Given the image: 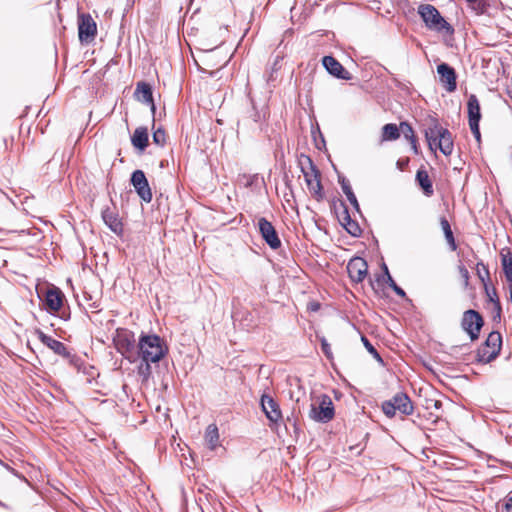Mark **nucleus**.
I'll use <instances>...</instances> for the list:
<instances>
[{
	"label": "nucleus",
	"instance_id": "obj_7",
	"mask_svg": "<svg viewBox=\"0 0 512 512\" xmlns=\"http://www.w3.org/2000/svg\"><path fill=\"white\" fill-rule=\"evenodd\" d=\"M335 416V409L332 399L327 394H321L311 404L309 417L320 423L330 422Z\"/></svg>",
	"mask_w": 512,
	"mask_h": 512
},
{
	"label": "nucleus",
	"instance_id": "obj_42",
	"mask_svg": "<svg viewBox=\"0 0 512 512\" xmlns=\"http://www.w3.org/2000/svg\"><path fill=\"white\" fill-rule=\"evenodd\" d=\"M409 158H401L397 161L396 165H397V168L401 171H403L409 164Z\"/></svg>",
	"mask_w": 512,
	"mask_h": 512
},
{
	"label": "nucleus",
	"instance_id": "obj_55",
	"mask_svg": "<svg viewBox=\"0 0 512 512\" xmlns=\"http://www.w3.org/2000/svg\"><path fill=\"white\" fill-rule=\"evenodd\" d=\"M44 224L48 225V224H52V223L50 221H45Z\"/></svg>",
	"mask_w": 512,
	"mask_h": 512
},
{
	"label": "nucleus",
	"instance_id": "obj_25",
	"mask_svg": "<svg viewBox=\"0 0 512 512\" xmlns=\"http://www.w3.org/2000/svg\"><path fill=\"white\" fill-rule=\"evenodd\" d=\"M339 183L348 201L356 209L357 212H360L359 203L357 201L355 194L352 191L349 181L345 177L339 176Z\"/></svg>",
	"mask_w": 512,
	"mask_h": 512
},
{
	"label": "nucleus",
	"instance_id": "obj_46",
	"mask_svg": "<svg viewBox=\"0 0 512 512\" xmlns=\"http://www.w3.org/2000/svg\"><path fill=\"white\" fill-rule=\"evenodd\" d=\"M410 143H411V148H412L413 152H414L415 154H418V152H419V151H418V145H417V140H416V138H415V139L410 140Z\"/></svg>",
	"mask_w": 512,
	"mask_h": 512
},
{
	"label": "nucleus",
	"instance_id": "obj_5",
	"mask_svg": "<svg viewBox=\"0 0 512 512\" xmlns=\"http://www.w3.org/2000/svg\"><path fill=\"white\" fill-rule=\"evenodd\" d=\"M116 350L130 362L137 360V345L135 344L134 333L128 329L119 328L113 337Z\"/></svg>",
	"mask_w": 512,
	"mask_h": 512
},
{
	"label": "nucleus",
	"instance_id": "obj_17",
	"mask_svg": "<svg viewBox=\"0 0 512 512\" xmlns=\"http://www.w3.org/2000/svg\"><path fill=\"white\" fill-rule=\"evenodd\" d=\"M36 334L38 336V339L44 345L50 348L55 354L60 355L62 357H69V352L62 342L52 338L51 336L46 335L41 330H36Z\"/></svg>",
	"mask_w": 512,
	"mask_h": 512
},
{
	"label": "nucleus",
	"instance_id": "obj_32",
	"mask_svg": "<svg viewBox=\"0 0 512 512\" xmlns=\"http://www.w3.org/2000/svg\"><path fill=\"white\" fill-rule=\"evenodd\" d=\"M153 142L156 144V145H159V146H163L166 142V134H165V131L161 128H158L156 131H154L153 133Z\"/></svg>",
	"mask_w": 512,
	"mask_h": 512
},
{
	"label": "nucleus",
	"instance_id": "obj_45",
	"mask_svg": "<svg viewBox=\"0 0 512 512\" xmlns=\"http://www.w3.org/2000/svg\"><path fill=\"white\" fill-rule=\"evenodd\" d=\"M109 228L116 233L117 235L121 236L123 234V226H114L111 225Z\"/></svg>",
	"mask_w": 512,
	"mask_h": 512
},
{
	"label": "nucleus",
	"instance_id": "obj_28",
	"mask_svg": "<svg viewBox=\"0 0 512 512\" xmlns=\"http://www.w3.org/2000/svg\"><path fill=\"white\" fill-rule=\"evenodd\" d=\"M501 263L508 282H512V253H501Z\"/></svg>",
	"mask_w": 512,
	"mask_h": 512
},
{
	"label": "nucleus",
	"instance_id": "obj_51",
	"mask_svg": "<svg viewBox=\"0 0 512 512\" xmlns=\"http://www.w3.org/2000/svg\"><path fill=\"white\" fill-rule=\"evenodd\" d=\"M440 224L445 225V224H449V223L445 218H441Z\"/></svg>",
	"mask_w": 512,
	"mask_h": 512
},
{
	"label": "nucleus",
	"instance_id": "obj_34",
	"mask_svg": "<svg viewBox=\"0 0 512 512\" xmlns=\"http://www.w3.org/2000/svg\"><path fill=\"white\" fill-rule=\"evenodd\" d=\"M365 348L368 350V352L373 355L374 358L378 359V360H381V357L378 353V351L376 350V348L370 343V341L367 339V337L365 336H362L361 338Z\"/></svg>",
	"mask_w": 512,
	"mask_h": 512
},
{
	"label": "nucleus",
	"instance_id": "obj_6",
	"mask_svg": "<svg viewBox=\"0 0 512 512\" xmlns=\"http://www.w3.org/2000/svg\"><path fill=\"white\" fill-rule=\"evenodd\" d=\"M381 407L388 418L395 417L397 412L403 416H408L414 411L411 399L403 392L396 393L391 399L384 401Z\"/></svg>",
	"mask_w": 512,
	"mask_h": 512
},
{
	"label": "nucleus",
	"instance_id": "obj_48",
	"mask_svg": "<svg viewBox=\"0 0 512 512\" xmlns=\"http://www.w3.org/2000/svg\"><path fill=\"white\" fill-rule=\"evenodd\" d=\"M477 273H478L479 278L482 280V282H484L485 279H484V276L482 275L483 271H481L479 267L477 268Z\"/></svg>",
	"mask_w": 512,
	"mask_h": 512
},
{
	"label": "nucleus",
	"instance_id": "obj_30",
	"mask_svg": "<svg viewBox=\"0 0 512 512\" xmlns=\"http://www.w3.org/2000/svg\"><path fill=\"white\" fill-rule=\"evenodd\" d=\"M385 273L387 275V279H388V283H389V286L395 291V293L401 297H405L406 296V293L405 291L400 288L396 283L395 281L393 280V278L391 277V275L389 274V271H388V268L385 266Z\"/></svg>",
	"mask_w": 512,
	"mask_h": 512
},
{
	"label": "nucleus",
	"instance_id": "obj_13",
	"mask_svg": "<svg viewBox=\"0 0 512 512\" xmlns=\"http://www.w3.org/2000/svg\"><path fill=\"white\" fill-rule=\"evenodd\" d=\"M64 294L55 286L47 289L44 296V305L47 311L55 313L63 306Z\"/></svg>",
	"mask_w": 512,
	"mask_h": 512
},
{
	"label": "nucleus",
	"instance_id": "obj_49",
	"mask_svg": "<svg viewBox=\"0 0 512 512\" xmlns=\"http://www.w3.org/2000/svg\"><path fill=\"white\" fill-rule=\"evenodd\" d=\"M431 416H433V417H434L433 422H437V420L440 418V415H439V414H433V413H431Z\"/></svg>",
	"mask_w": 512,
	"mask_h": 512
},
{
	"label": "nucleus",
	"instance_id": "obj_53",
	"mask_svg": "<svg viewBox=\"0 0 512 512\" xmlns=\"http://www.w3.org/2000/svg\"><path fill=\"white\" fill-rule=\"evenodd\" d=\"M507 497L509 498V501L512 503V492H510Z\"/></svg>",
	"mask_w": 512,
	"mask_h": 512
},
{
	"label": "nucleus",
	"instance_id": "obj_29",
	"mask_svg": "<svg viewBox=\"0 0 512 512\" xmlns=\"http://www.w3.org/2000/svg\"><path fill=\"white\" fill-rule=\"evenodd\" d=\"M443 228H444L445 239L448 242L450 249L452 251H455L457 249V244H456L455 238L453 236L451 226H443Z\"/></svg>",
	"mask_w": 512,
	"mask_h": 512
},
{
	"label": "nucleus",
	"instance_id": "obj_22",
	"mask_svg": "<svg viewBox=\"0 0 512 512\" xmlns=\"http://www.w3.org/2000/svg\"><path fill=\"white\" fill-rule=\"evenodd\" d=\"M416 182L422 189L424 195L427 197H430L433 195V184L432 181L428 175V172L424 169H419L416 173Z\"/></svg>",
	"mask_w": 512,
	"mask_h": 512
},
{
	"label": "nucleus",
	"instance_id": "obj_33",
	"mask_svg": "<svg viewBox=\"0 0 512 512\" xmlns=\"http://www.w3.org/2000/svg\"><path fill=\"white\" fill-rule=\"evenodd\" d=\"M152 362L142 361L138 368V373L141 375L145 380L148 379L151 375V364Z\"/></svg>",
	"mask_w": 512,
	"mask_h": 512
},
{
	"label": "nucleus",
	"instance_id": "obj_31",
	"mask_svg": "<svg viewBox=\"0 0 512 512\" xmlns=\"http://www.w3.org/2000/svg\"><path fill=\"white\" fill-rule=\"evenodd\" d=\"M400 129L404 134L405 138L408 139L409 141L416 138L412 126L407 122H401Z\"/></svg>",
	"mask_w": 512,
	"mask_h": 512
},
{
	"label": "nucleus",
	"instance_id": "obj_11",
	"mask_svg": "<svg viewBox=\"0 0 512 512\" xmlns=\"http://www.w3.org/2000/svg\"><path fill=\"white\" fill-rule=\"evenodd\" d=\"M347 272L355 283L362 282L368 273V264L362 257H353L347 264Z\"/></svg>",
	"mask_w": 512,
	"mask_h": 512
},
{
	"label": "nucleus",
	"instance_id": "obj_15",
	"mask_svg": "<svg viewBox=\"0 0 512 512\" xmlns=\"http://www.w3.org/2000/svg\"><path fill=\"white\" fill-rule=\"evenodd\" d=\"M437 73L439 74L441 83L445 86L448 92L456 90V72L453 67L447 63H441L437 66Z\"/></svg>",
	"mask_w": 512,
	"mask_h": 512
},
{
	"label": "nucleus",
	"instance_id": "obj_39",
	"mask_svg": "<svg viewBox=\"0 0 512 512\" xmlns=\"http://www.w3.org/2000/svg\"><path fill=\"white\" fill-rule=\"evenodd\" d=\"M469 127H470V130H471L472 134L474 135L475 139L477 141H480L481 134H480V130H479V123H470Z\"/></svg>",
	"mask_w": 512,
	"mask_h": 512
},
{
	"label": "nucleus",
	"instance_id": "obj_19",
	"mask_svg": "<svg viewBox=\"0 0 512 512\" xmlns=\"http://www.w3.org/2000/svg\"><path fill=\"white\" fill-rule=\"evenodd\" d=\"M259 232L272 249H278L281 246L275 226H259Z\"/></svg>",
	"mask_w": 512,
	"mask_h": 512
},
{
	"label": "nucleus",
	"instance_id": "obj_16",
	"mask_svg": "<svg viewBox=\"0 0 512 512\" xmlns=\"http://www.w3.org/2000/svg\"><path fill=\"white\" fill-rule=\"evenodd\" d=\"M261 406L266 417L273 423H277L281 417V410L277 402L268 395H263L261 398Z\"/></svg>",
	"mask_w": 512,
	"mask_h": 512
},
{
	"label": "nucleus",
	"instance_id": "obj_43",
	"mask_svg": "<svg viewBox=\"0 0 512 512\" xmlns=\"http://www.w3.org/2000/svg\"><path fill=\"white\" fill-rule=\"evenodd\" d=\"M431 407H434L436 410H439L442 407V402L439 400L427 401V409Z\"/></svg>",
	"mask_w": 512,
	"mask_h": 512
},
{
	"label": "nucleus",
	"instance_id": "obj_3",
	"mask_svg": "<svg viewBox=\"0 0 512 512\" xmlns=\"http://www.w3.org/2000/svg\"><path fill=\"white\" fill-rule=\"evenodd\" d=\"M298 165L311 195L318 201L324 198L321 175L312 159L304 154L298 158Z\"/></svg>",
	"mask_w": 512,
	"mask_h": 512
},
{
	"label": "nucleus",
	"instance_id": "obj_35",
	"mask_svg": "<svg viewBox=\"0 0 512 512\" xmlns=\"http://www.w3.org/2000/svg\"><path fill=\"white\" fill-rule=\"evenodd\" d=\"M484 287H485V292H486L489 304H492L494 301H500L497 291L494 287L490 288L485 283H484Z\"/></svg>",
	"mask_w": 512,
	"mask_h": 512
},
{
	"label": "nucleus",
	"instance_id": "obj_8",
	"mask_svg": "<svg viewBox=\"0 0 512 512\" xmlns=\"http://www.w3.org/2000/svg\"><path fill=\"white\" fill-rule=\"evenodd\" d=\"M502 347V336L498 331L489 333L485 342L477 350V360L481 363H490L497 358Z\"/></svg>",
	"mask_w": 512,
	"mask_h": 512
},
{
	"label": "nucleus",
	"instance_id": "obj_18",
	"mask_svg": "<svg viewBox=\"0 0 512 512\" xmlns=\"http://www.w3.org/2000/svg\"><path fill=\"white\" fill-rule=\"evenodd\" d=\"M135 97L138 101L150 105L152 114H155L156 106L154 104L151 85L146 82H139L136 86Z\"/></svg>",
	"mask_w": 512,
	"mask_h": 512
},
{
	"label": "nucleus",
	"instance_id": "obj_41",
	"mask_svg": "<svg viewBox=\"0 0 512 512\" xmlns=\"http://www.w3.org/2000/svg\"><path fill=\"white\" fill-rule=\"evenodd\" d=\"M459 272L461 274V277L464 280L465 285L467 286L468 285V281H469V272H468V270L464 266H459Z\"/></svg>",
	"mask_w": 512,
	"mask_h": 512
},
{
	"label": "nucleus",
	"instance_id": "obj_47",
	"mask_svg": "<svg viewBox=\"0 0 512 512\" xmlns=\"http://www.w3.org/2000/svg\"><path fill=\"white\" fill-rule=\"evenodd\" d=\"M257 224L264 225V224H271V223L269 221H267L265 218L261 217V218H259Z\"/></svg>",
	"mask_w": 512,
	"mask_h": 512
},
{
	"label": "nucleus",
	"instance_id": "obj_44",
	"mask_svg": "<svg viewBox=\"0 0 512 512\" xmlns=\"http://www.w3.org/2000/svg\"><path fill=\"white\" fill-rule=\"evenodd\" d=\"M501 512H512V503L509 501V498L506 496L505 502L502 506Z\"/></svg>",
	"mask_w": 512,
	"mask_h": 512
},
{
	"label": "nucleus",
	"instance_id": "obj_1",
	"mask_svg": "<svg viewBox=\"0 0 512 512\" xmlns=\"http://www.w3.org/2000/svg\"><path fill=\"white\" fill-rule=\"evenodd\" d=\"M424 135L431 151L439 149L441 153L451 155L454 148L451 132L442 127L435 117H430L424 124Z\"/></svg>",
	"mask_w": 512,
	"mask_h": 512
},
{
	"label": "nucleus",
	"instance_id": "obj_23",
	"mask_svg": "<svg viewBox=\"0 0 512 512\" xmlns=\"http://www.w3.org/2000/svg\"><path fill=\"white\" fill-rule=\"evenodd\" d=\"M205 442L210 450L219 446V432L215 424H210L205 431Z\"/></svg>",
	"mask_w": 512,
	"mask_h": 512
},
{
	"label": "nucleus",
	"instance_id": "obj_38",
	"mask_svg": "<svg viewBox=\"0 0 512 512\" xmlns=\"http://www.w3.org/2000/svg\"><path fill=\"white\" fill-rule=\"evenodd\" d=\"M321 349H322V352L325 354V356L327 358H332V352H331L330 344L324 338L321 339Z\"/></svg>",
	"mask_w": 512,
	"mask_h": 512
},
{
	"label": "nucleus",
	"instance_id": "obj_36",
	"mask_svg": "<svg viewBox=\"0 0 512 512\" xmlns=\"http://www.w3.org/2000/svg\"><path fill=\"white\" fill-rule=\"evenodd\" d=\"M491 305V312L493 314V320L499 321L501 318L502 308L500 301H494Z\"/></svg>",
	"mask_w": 512,
	"mask_h": 512
},
{
	"label": "nucleus",
	"instance_id": "obj_40",
	"mask_svg": "<svg viewBox=\"0 0 512 512\" xmlns=\"http://www.w3.org/2000/svg\"><path fill=\"white\" fill-rule=\"evenodd\" d=\"M104 224H115L112 217V212L106 210L102 214Z\"/></svg>",
	"mask_w": 512,
	"mask_h": 512
},
{
	"label": "nucleus",
	"instance_id": "obj_21",
	"mask_svg": "<svg viewBox=\"0 0 512 512\" xmlns=\"http://www.w3.org/2000/svg\"><path fill=\"white\" fill-rule=\"evenodd\" d=\"M148 130L146 127H138L135 129L132 137L131 142L132 145L139 149L140 151H144L145 148L148 146Z\"/></svg>",
	"mask_w": 512,
	"mask_h": 512
},
{
	"label": "nucleus",
	"instance_id": "obj_14",
	"mask_svg": "<svg viewBox=\"0 0 512 512\" xmlns=\"http://www.w3.org/2000/svg\"><path fill=\"white\" fill-rule=\"evenodd\" d=\"M322 64L329 74L332 76L343 79V80H351L352 75L349 71H347L343 65L336 60L333 56H324L322 59Z\"/></svg>",
	"mask_w": 512,
	"mask_h": 512
},
{
	"label": "nucleus",
	"instance_id": "obj_20",
	"mask_svg": "<svg viewBox=\"0 0 512 512\" xmlns=\"http://www.w3.org/2000/svg\"><path fill=\"white\" fill-rule=\"evenodd\" d=\"M468 121L470 123H479L481 119L480 104L476 95L472 94L468 98Z\"/></svg>",
	"mask_w": 512,
	"mask_h": 512
},
{
	"label": "nucleus",
	"instance_id": "obj_37",
	"mask_svg": "<svg viewBox=\"0 0 512 512\" xmlns=\"http://www.w3.org/2000/svg\"><path fill=\"white\" fill-rule=\"evenodd\" d=\"M343 228L353 237H360L363 233L362 226H343Z\"/></svg>",
	"mask_w": 512,
	"mask_h": 512
},
{
	"label": "nucleus",
	"instance_id": "obj_12",
	"mask_svg": "<svg viewBox=\"0 0 512 512\" xmlns=\"http://www.w3.org/2000/svg\"><path fill=\"white\" fill-rule=\"evenodd\" d=\"M131 183L141 199L150 202L152 199L151 189L147 178L142 170H135L131 175Z\"/></svg>",
	"mask_w": 512,
	"mask_h": 512
},
{
	"label": "nucleus",
	"instance_id": "obj_52",
	"mask_svg": "<svg viewBox=\"0 0 512 512\" xmlns=\"http://www.w3.org/2000/svg\"><path fill=\"white\" fill-rule=\"evenodd\" d=\"M319 308V304H315L312 306V310H317Z\"/></svg>",
	"mask_w": 512,
	"mask_h": 512
},
{
	"label": "nucleus",
	"instance_id": "obj_4",
	"mask_svg": "<svg viewBox=\"0 0 512 512\" xmlns=\"http://www.w3.org/2000/svg\"><path fill=\"white\" fill-rule=\"evenodd\" d=\"M417 12L429 30L453 35V26L441 16L440 12L433 5L421 4L418 6Z\"/></svg>",
	"mask_w": 512,
	"mask_h": 512
},
{
	"label": "nucleus",
	"instance_id": "obj_2",
	"mask_svg": "<svg viewBox=\"0 0 512 512\" xmlns=\"http://www.w3.org/2000/svg\"><path fill=\"white\" fill-rule=\"evenodd\" d=\"M137 359L157 363L168 352L165 341L156 334L141 333L137 342Z\"/></svg>",
	"mask_w": 512,
	"mask_h": 512
},
{
	"label": "nucleus",
	"instance_id": "obj_26",
	"mask_svg": "<svg viewBox=\"0 0 512 512\" xmlns=\"http://www.w3.org/2000/svg\"><path fill=\"white\" fill-rule=\"evenodd\" d=\"M240 183L243 184L245 187H255L260 188L264 185V179L259 174H253V175H242L239 179Z\"/></svg>",
	"mask_w": 512,
	"mask_h": 512
},
{
	"label": "nucleus",
	"instance_id": "obj_24",
	"mask_svg": "<svg viewBox=\"0 0 512 512\" xmlns=\"http://www.w3.org/2000/svg\"><path fill=\"white\" fill-rule=\"evenodd\" d=\"M334 210L338 218L339 224H358L356 220L352 219L347 206L343 202L334 204Z\"/></svg>",
	"mask_w": 512,
	"mask_h": 512
},
{
	"label": "nucleus",
	"instance_id": "obj_27",
	"mask_svg": "<svg viewBox=\"0 0 512 512\" xmlns=\"http://www.w3.org/2000/svg\"><path fill=\"white\" fill-rule=\"evenodd\" d=\"M400 137V130L396 124H385L382 128V140L392 141Z\"/></svg>",
	"mask_w": 512,
	"mask_h": 512
},
{
	"label": "nucleus",
	"instance_id": "obj_10",
	"mask_svg": "<svg viewBox=\"0 0 512 512\" xmlns=\"http://www.w3.org/2000/svg\"><path fill=\"white\" fill-rule=\"evenodd\" d=\"M97 33V25L90 14H79L78 35L82 43H89L94 40Z\"/></svg>",
	"mask_w": 512,
	"mask_h": 512
},
{
	"label": "nucleus",
	"instance_id": "obj_54",
	"mask_svg": "<svg viewBox=\"0 0 512 512\" xmlns=\"http://www.w3.org/2000/svg\"><path fill=\"white\" fill-rule=\"evenodd\" d=\"M510 283V295H512V281Z\"/></svg>",
	"mask_w": 512,
	"mask_h": 512
},
{
	"label": "nucleus",
	"instance_id": "obj_9",
	"mask_svg": "<svg viewBox=\"0 0 512 512\" xmlns=\"http://www.w3.org/2000/svg\"><path fill=\"white\" fill-rule=\"evenodd\" d=\"M483 325L484 319L478 311L469 309L463 313L461 327L469 335L472 341L479 338Z\"/></svg>",
	"mask_w": 512,
	"mask_h": 512
},
{
	"label": "nucleus",
	"instance_id": "obj_50",
	"mask_svg": "<svg viewBox=\"0 0 512 512\" xmlns=\"http://www.w3.org/2000/svg\"><path fill=\"white\" fill-rule=\"evenodd\" d=\"M481 266H482V269H483V271L485 272L486 276H489V271H488V269H487L484 265H482V264H481Z\"/></svg>",
	"mask_w": 512,
	"mask_h": 512
}]
</instances>
